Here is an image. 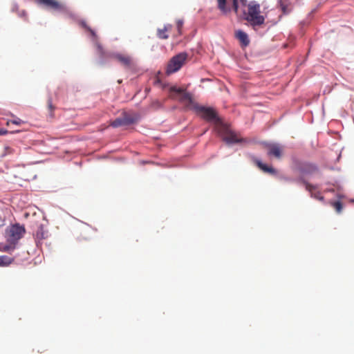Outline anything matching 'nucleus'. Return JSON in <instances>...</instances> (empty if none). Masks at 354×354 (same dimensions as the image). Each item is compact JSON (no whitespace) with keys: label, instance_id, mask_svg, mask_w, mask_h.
<instances>
[{"label":"nucleus","instance_id":"f257e3e1","mask_svg":"<svg viewBox=\"0 0 354 354\" xmlns=\"http://www.w3.org/2000/svg\"><path fill=\"white\" fill-rule=\"evenodd\" d=\"M25 233V228L19 224L12 225L6 230V240L8 244L4 245L3 250L10 252L15 248L19 240Z\"/></svg>","mask_w":354,"mask_h":354},{"label":"nucleus","instance_id":"f03ea898","mask_svg":"<svg viewBox=\"0 0 354 354\" xmlns=\"http://www.w3.org/2000/svg\"><path fill=\"white\" fill-rule=\"evenodd\" d=\"M245 19L253 26L264 24L265 17L261 15L260 5L256 1H250L248 4V13Z\"/></svg>","mask_w":354,"mask_h":354},{"label":"nucleus","instance_id":"7ed1b4c3","mask_svg":"<svg viewBox=\"0 0 354 354\" xmlns=\"http://www.w3.org/2000/svg\"><path fill=\"white\" fill-rule=\"evenodd\" d=\"M187 57L188 54L185 52L180 53L172 57L167 65L165 71L166 74L169 75L178 71L185 64Z\"/></svg>","mask_w":354,"mask_h":354},{"label":"nucleus","instance_id":"20e7f679","mask_svg":"<svg viewBox=\"0 0 354 354\" xmlns=\"http://www.w3.org/2000/svg\"><path fill=\"white\" fill-rule=\"evenodd\" d=\"M267 151V155L270 157H274L280 160L284 153V146L276 142H265L263 144Z\"/></svg>","mask_w":354,"mask_h":354},{"label":"nucleus","instance_id":"39448f33","mask_svg":"<svg viewBox=\"0 0 354 354\" xmlns=\"http://www.w3.org/2000/svg\"><path fill=\"white\" fill-rule=\"evenodd\" d=\"M195 112L208 122H218L219 121L216 113L212 108L199 106Z\"/></svg>","mask_w":354,"mask_h":354},{"label":"nucleus","instance_id":"423d86ee","mask_svg":"<svg viewBox=\"0 0 354 354\" xmlns=\"http://www.w3.org/2000/svg\"><path fill=\"white\" fill-rule=\"evenodd\" d=\"M37 2L46 8L55 11L64 12L67 10L66 5L57 0H37Z\"/></svg>","mask_w":354,"mask_h":354},{"label":"nucleus","instance_id":"0eeeda50","mask_svg":"<svg viewBox=\"0 0 354 354\" xmlns=\"http://www.w3.org/2000/svg\"><path fill=\"white\" fill-rule=\"evenodd\" d=\"M113 58L120 62L127 70H133L136 66L133 58L129 55L116 53L113 55Z\"/></svg>","mask_w":354,"mask_h":354},{"label":"nucleus","instance_id":"6e6552de","mask_svg":"<svg viewBox=\"0 0 354 354\" xmlns=\"http://www.w3.org/2000/svg\"><path fill=\"white\" fill-rule=\"evenodd\" d=\"M295 169L303 175L312 174L317 170V167L313 164L299 162H295Z\"/></svg>","mask_w":354,"mask_h":354},{"label":"nucleus","instance_id":"1a4fd4ad","mask_svg":"<svg viewBox=\"0 0 354 354\" xmlns=\"http://www.w3.org/2000/svg\"><path fill=\"white\" fill-rule=\"evenodd\" d=\"M223 139L224 141L229 144L238 143L241 142V139L238 136L236 133L227 129H225V132L223 135Z\"/></svg>","mask_w":354,"mask_h":354},{"label":"nucleus","instance_id":"9d476101","mask_svg":"<svg viewBox=\"0 0 354 354\" xmlns=\"http://www.w3.org/2000/svg\"><path fill=\"white\" fill-rule=\"evenodd\" d=\"M254 162L257 165V166L265 173H268L271 175H276L277 173V170L274 168L263 163L261 160L258 159H255Z\"/></svg>","mask_w":354,"mask_h":354},{"label":"nucleus","instance_id":"9b49d317","mask_svg":"<svg viewBox=\"0 0 354 354\" xmlns=\"http://www.w3.org/2000/svg\"><path fill=\"white\" fill-rule=\"evenodd\" d=\"M235 37L240 41L242 46L245 47L249 45L250 39L248 35L245 32L241 30H237L235 32Z\"/></svg>","mask_w":354,"mask_h":354},{"label":"nucleus","instance_id":"f8f14e48","mask_svg":"<svg viewBox=\"0 0 354 354\" xmlns=\"http://www.w3.org/2000/svg\"><path fill=\"white\" fill-rule=\"evenodd\" d=\"M48 236V232L44 230V228L42 225L38 227L36 232H35V239L37 243H40L44 239H46Z\"/></svg>","mask_w":354,"mask_h":354},{"label":"nucleus","instance_id":"ddd939ff","mask_svg":"<svg viewBox=\"0 0 354 354\" xmlns=\"http://www.w3.org/2000/svg\"><path fill=\"white\" fill-rule=\"evenodd\" d=\"M171 28V25L167 24V25L165 26L162 29H158V32H157L158 37L160 39H167L168 35L166 34V32H167L168 30H170Z\"/></svg>","mask_w":354,"mask_h":354},{"label":"nucleus","instance_id":"4468645a","mask_svg":"<svg viewBox=\"0 0 354 354\" xmlns=\"http://www.w3.org/2000/svg\"><path fill=\"white\" fill-rule=\"evenodd\" d=\"M248 0H232V8L236 14L239 12V5L245 6Z\"/></svg>","mask_w":354,"mask_h":354},{"label":"nucleus","instance_id":"2eb2a0df","mask_svg":"<svg viewBox=\"0 0 354 354\" xmlns=\"http://www.w3.org/2000/svg\"><path fill=\"white\" fill-rule=\"evenodd\" d=\"M185 106L187 109L193 110L194 111H196V110L199 107V104L195 102L192 98V97H190V100H187L185 103Z\"/></svg>","mask_w":354,"mask_h":354},{"label":"nucleus","instance_id":"dca6fc26","mask_svg":"<svg viewBox=\"0 0 354 354\" xmlns=\"http://www.w3.org/2000/svg\"><path fill=\"white\" fill-rule=\"evenodd\" d=\"M218 8L224 14L230 11V9L226 6V0H216Z\"/></svg>","mask_w":354,"mask_h":354},{"label":"nucleus","instance_id":"f3484780","mask_svg":"<svg viewBox=\"0 0 354 354\" xmlns=\"http://www.w3.org/2000/svg\"><path fill=\"white\" fill-rule=\"evenodd\" d=\"M298 180L302 183L305 185L306 190L311 193V196H313V191L316 189L317 187L316 185L310 184L309 183L306 181L303 178H300Z\"/></svg>","mask_w":354,"mask_h":354},{"label":"nucleus","instance_id":"a211bd4d","mask_svg":"<svg viewBox=\"0 0 354 354\" xmlns=\"http://www.w3.org/2000/svg\"><path fill=\"white\" fill-rule=\"evenodd\" d=\"M14 261L13 258L7 257V256H1L0 257V266H7L12 263Z\"/></svg>","mask_w":354,"mask_h":354},{"label":"nucleus","instance_id":"6ab92c4d","mask_svg":"<svg viewBox=\"0 0 354 354\" xmlns=\"http://www.w3.org/2000/svg\"><path fill=\"white\" fill-rule=\"evenodd\" d=\"M14 152H15V150L12 147H10L9 146H5L3 148L2 151L1 152L0 157L4 158L6 156L14 153Z\"/></svg>","mask_w":354,"mask_h":354},{"label":"nucleus","instance_id":"aec40b11","mask_svg":"<svg viewBox=\"0 0 354 354\" xmlns=\"http://www.w3.org/2000/svg\"><path fill=\"white\" fill-rule=\"evenodd\" d=\"M279 6H280V8L283 14L287 15L290 12L291 8L289 6L288 3H286L283 1H281Z\"/></svg>","mask_w":354,"mask_h":354},{"label":"nucleus","instance_id":"412c9836","mask_svg":"<svg viewBox=\"0 0 354 354\" xmlns=\"http://www.w3.org/2000/svg\"><path fill=\"white\" fill-rule=\"evenodd\" d=\"M111 125L115 128L125 126L122 118H116L115 120L111 122Z\"/></svg>","mask_w":354,"mask_h":354},{"label":"nucleus","instance_id":"4be33fe9","mask_svg":"<svg viewBox=\"0 0 354 354\" xmlns=\"http://www.w3.org/2000/svg\"><path fill=\"white\" fill-rule=\"evenodd\" d=\"M122 119H123L124 125H129V124H133L136 122V120L133 117L128 115H124L122 117Z\"/></svg>","mask_w":354,"mask_h":354},{"label":"nucleus","instance_id":"5701e85b","mask_svg":"<svg viewBox=\"0 0 354 354\" xmlns=\"http://www.w3.org/2000/svg\"><path fill=\"white\" fill-rule=\"evenodd\" d=\"M330 204L335 209L337 213H340L342 212V204L340 201L331 202Z\"/></svg>","mask_w":354,"mask_h":354},{"label":"nucleus","instance_id":"b1692460","mask_svg":"<svg viewBox=\"0 0 354 354\" xmlns=\"http://www.w3.org/2000/svg\"><path fill=\"white\" fill-rule=\"evenodd\" d=\"M192 97V95L187 92H185L181 95L180 101L183 103H185L187 100H190V97Z\"/></svg>","mask_w":354,"mask_h":354},{"label":"nucleus","instance_id":"393cba45","mask_svg":"<svg viewBox=\"0 0 354 354\" xmlns=\"http://www.w3.org/2000/svg\"><path fill=\"white\" fill-rule=\"evenodd\" d=\"M48 108L50 111V117H53V111H55V107L53 106L52 100L50 98L48 100Z\"/></svg>","mask_w":354,"mask_h":354},{"label":"nucleus","instance_id":"a878e982","mask_svg":"<svg viewBox=\"0 0 354 354\" xmlns=\"http://www.w3.org/2000/svg\"><path fill=\"white\" fill-rule=\"evenodd\" d=\"M81 25H82V27H84L85 29H86V30H87L91 33V35L93 37H96V34H95V31H94V30H93L91 28H89V27L86 25V22H84V21H82V22H81Z\"/></svg>","mask_w":354,"mask_h":354},{"label":"nucleus","instance_id":"bb28decb","mask_svg":"<svg viewBox=\"0 0 354 354\" xmlns=\"http://www.w3.org/2000/svg\"><path fill=\"white\" fill-rule=\"evenodd\" d=\"M24 123V121L21 120L20 118H17L15 120H8L7 122V125H10V124H14L17 125H20Z\"/></svg>","mask_w":354,"mask_h":354},{"label":"nucleus","instance_id":"cd10ccee","mask_svg":"<svg viewBox=\"0 0 354 354\" xmlns=\"http://www.w3.org/2000/svg\"><path fill=\"white\" fill-rule=\"evenodd\" d=\"M170 91L171 92H175V93H177L180 94V95H183V93L185 92V91L183 88H177L176 86H172L170 88Z\"/></svg>","mask_w":354,"mask_h":354},{"label":"nucleus","instance_id":"c85d7f7f","mask_svg":"<svg viewBox=\"0 0 354 354\" xmlns=\"http://www.w3.org/2000/svg\"><path fill=\"white\" fill-rule=\"evenodd\" d=\"M183 21L182 20H178L177 21V29L179 35H181V29L183 27Z\"/></svg>","mask_w":354,"mask_h":354},{"label":"nucleus","instance_id":"c756f323","mask_svg":"<svg viewBox=\"0 0 354 354\" xmlns=\"http://www.w3.org/2000/svg\"><path fill=\"white\" fill-rule=\"evenodd\" d=\"M313 196L319 201L324 200V196H321L319 192L313 194Z\"/></svg>","mask_w":354,"mask_h":354},{"label":"nucleus","instance_id":"7c9ffc66","mask_svg":"<svg viewBox=\"0 0 354 354\" xmlns=\"http://www.w3.org/2000/svg\"><path fill=\"white\" fill-rule=\"evenodd\" d=\"M7 133H8V131L3 130V129H0V135H5Z\"/></svg>","mask_w":354,"mask_h":354},{"label":"nucleus","instance_id":"2f4dec72","mask_svg":"<svg viewBox=\"0 0 354 354\" xmlns=\"http://www.w3.org/2000/svg\"><path fill=\"white\" fill-rule=\"evenodd\" d=\"M4 223V218L0 216V226L3 225Z\"/></svg>","mask_w":354,"mask_h":354},{"label":"nucleus","instance_id":"473e14b6","mask_svg":"<svg viewBox=\"0 0 354 354\" xmlns=\"http://www.w3.org/2000/svg\"><path fill=\"white\" fill-rule=\"evenodd\" d=\"M97 48H98V49L101 51V50H102V47H101V46H100V45H97Z\"/></svg>","mask_w":354,"mask_h":354}]
</instances>
